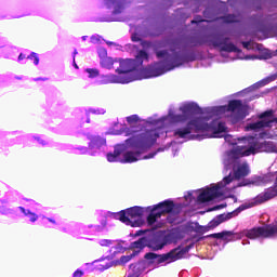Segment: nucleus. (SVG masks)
<instances>
[{
    "mask_svg": "<svg viewBox=\"0 0 277 277\" xmlns=\"http://www.w3.org/2000/svg\"><path fill=\"white\" fill-rule=\"evenodd\" d=\"M91 42H93V44H96V42H101V37L92 36Z\"/></svg>",
    "mask_w": 277,
    "mask_h": 277,
    "instance_id": "obj_44",
    "label": "nucleus"
},
{
    "mask_svg": "<svg viewBox=\"0 0 277 277\" xmlns=\"http://www.w3.org/2000/svg\"><path fill=\"white\" fill-rule=\"evenodd\" d=\"M227 111H232L235 114V111L241 113L243 111V102L241 100H230L227 105Z\"/></svg>",
    "mask_w": 277,
    "mask_h": 277,
    "instance_id": "obj_22",
    "label": "nucleus"
},
{
    "mask_svg": "<svg viewBox=\"0 0 277 277\" xmlns=\"http://www.w3.org/2000/svg\"><path fill=\"white\" fill-rule=\"evenodd\" d=\"M114 217L115 220H119L122 224H126V226L136 228L144 225V208L134 206L114 213Z\"/></svg>",
    "mask_w": 277,
    "mask_h": 277,
    "instance_id": "obj_2",
    "label": "nucleus"
},
{
    "mask_svg": "<svg viewBox=\"0 0 277 277\" xmlns=\"http://www.w3.org/2000/svg\"><path fill=\"white\" fill-rule=\"evenodd\" d=\"M137 67L135 65V61L133 58L121 60L119 62V68L116 69L119 77H131V72L135 70Z\"/></svg>",
    "mask_w": 277,
    "mask_h": 277,
    "instance_id": "obj_13",
    "label": "nucleus"
},
{
    "mask_svg": "<svg viewBox=\"0 0 277 277\" xmlns=\"http://www.w3.org/2000/svg\"><path fill=\"white\" fill-rule=\"evenodd\" d=\"M107 161L113 163L114 161H118V158H116V156L114 154L109 153V154H107Z\"/></svg>",
    "mask_w": 277,
    "mask_h": 277,
    "instance_id": "obj_41",
    "label": "nucleus"
},
{
    "mask_svg": "<svg viewBox=\"0 0 277 277\" xmlns=\"http://www.w3.org/2000/svg\"><path fill=\"white\" fill-rule=\"evenodd\" d=\"M195 137H197V140H200L201 136H200L199 134H197V135H190V136H189V140H194Z\"/></svg>",
    "mask_w": 277,
    "mask_h": 277,
    "instance_id": "obj_51",
    "label": "nucleus"
},
{
    "mask_svg": "<svg viewBox=\"0 0 277 277\" xmlns=\"http://www.w3.org/2000/svg\"><path fill=\"white\" fill-rule=\"evenodd\" d=\"M132 42H142V39L138 37H132Z\"/></svg>",
    "mask_w": 277,
    "mask_h": 277,
    "instance_id": "obj_50",
    "label": "nucleus"
},
{
    "mask_svg": "<svg viewBox=\"0 0 277 277\" xmlns=\"http://www.w3.org/2000/svg\"><path fill=\"white\" fill-rule=\"evenodd\" d=\"M233 235H235L234 232L223 230L221 233L202 236L198 238L197 241H202V239H227L226 237H233Z\"/></svg>",
    "mask_w": 277,
    "mask_h": 277,
    "instance_id": "obj_21",
    "label": "nucleus"
},
{
    "mask_svg": "<svg viewBox=\"0 0 277 277\" xmlns=\"http://www.w3.org/2000/svg\"><path fill=\"white\" fill-rule=\"evenodd\" d=\"M159 217H161V213H159L157 210H155V208H153L147 216L148 226H153V224H155V222H157Z\"/></svg>",
    "mask_w": 277,
    "mask_h": 277,
    "instance_id": "obj_27",
    "label": "nucleus"
},
{
    "mask_svg": "<svg viewBox=\"0 0 277 277\" xmlns=\"http://www.w3.org/2000/svg\"><path fill=\"white\" fill-rule=\"evenodd\" d=\"M145 248H147L146 246V237H142L138 240L131 242L130 245V250H133V255L137 256V254L144 250Z\"/></svg>",
    "mask_w": 277,
    "mask_h": 277,
    "instance_id": "obj_19",
    "label": "nucleus"
},
{
    "mask_svg": "<svg viewBox=\"0 0 277 277\" xmlns=\"http://www.w3.org/2000/svg\"><path fill=\"white\" fill-rule=\"evenodd\" d=\"M127 122L131 127V130H128L127 135H132L133 133H137V131H140V130H133L135 129V127H137V122H140V116L131 115L127 117Z\"/></svg>",
    "mask_w": 277,
    "mask_h": 277,
    "instance_id": "obj_23",
    "label": "nucleus"
},
{
    "mask_svg": "<svg viewBox=\"0 0 277 277\" xmlns=\"http://www.w3.org/2000/svg\"><path fill=\"white\" fill-rule=\"evenodd\" d=\"M189 249L190 247L186 246L183 249H181V247H176L170 252L163 254L148 252L144 255V259L149 261L150 265H153V263H157V265H161V263H174V261H181V259L185 256L186 252H189Z\"/></svg>",
    "mask_w": 277,
    "mask_h": 277,
    "instance_id": "obj_3",
    "label": "nucleus"
},
{
    "mask_svg": "<svg viewBox=\"0 0 277 277\" xmlns=\"http://www.w3.org/2000/svg\"><path fill=\"white\" fill-rule=\"evenodd\" d=\"M85 72H88L90 79H95V77H98L100 71L96 68H87Z\"/></svg>",
    "mask_w": 277,
    "mask_h": 277,
    "instance_id": "obj_30",
    "label": "nucleus"
},
{
    "mask_svg": "<svg viewBox=\"0 0 277 277\" xmlns=\"http://www.w3.org/2000/svg\"><path fill=\"white\" fill-rule=\"evenodd\" d=\"M102 144H105V140L98 138Z\"/></svg>",
    "mask_w": 277,
    "mask_h": 277,
    "instance_id": "obj_57",
    "label": "nucleus"
},
{
    "mask_svg": "<svg viewBox=\"0 0 277 277\" xmlns=\"http://www.w3.org/2000/svg\"><path fill=\"white\" fill-rule=\"evenodd\" d=\"M277 196L276 187H268L263 193L258 195L254 199V202L243 203L238 207V211H246V209H252V207H256V205H263V202H267Z\"/></svg>",
    "mask_w": 277,
    "mask_h": 277,
    "instance_id": "obj_8",
    "label": "nucleus"
},
{
    "mask_svg": "<svg viewBox=\"0 0 277 277\" xmlns=\"http://www.w3.org/2000/svg\"><path fill=\"white\" fill-rule=\"evenodd\" d=\"M146 246L154 252H157L158 250H163V248H166V240L161 239L159 236H155L149 240L146 238Z\"/></svg>",
    "mask_w": 277,
    "mask_h": 277,
    "instance_id": "obj_17",
    "label": "nucleus"
},
{
    "mask_svg": "<svg viewBox=\"0 0 277 277\" xmlns=\"http://www.w3.org/2000/svg\"><path fill=\"white\" fill-rule=\"evenodd\" d=\"M28 217L30 220V222H36L38 220V214L34 213V212H28Z\"/></svg>",
    "mask_w": 277,
    "mask_h": 277,
    "instance_id": "obj_42",
    "label": "nucleus"
},
{
    "mask_svg": "<svg viewBox=\"0 0 277 277\" xmlns=\"http://www.w3.org/2000/svg\"><path fill=\"white\" fill-rule=\"evenodd\" d=\"M144 269H146V265L144 263L131 264L128 277H140L144 274Z\"/></svg>",
    "mask_w": 277,
    "mask_h": 277,
    "instance_id": "obj_20",
    "label": "nucleus"
},
{
    "mask_svg": "<svg viewBox=\"0 0 277 277\" xmlns=\"http://www.w3.org/2000/svg\"><path fill=\"white\" fill-rule=\"evenodd\" d=\"M161 226H163V224L159 223L157 226L153 227V230H157V228H161Z\"/></svg>",
    "mask_w": 277,
    "mask_h": 277,
    "instance_id": "obj_52",
    "label": "nucleus"
},
{
    "mask_svg": "<svg viewBox=\"0 0 277 277\" xmlns=\"http://www.w3.org/2000/svg\"><path fill=\"white\" fill-rule=\"evenodd\" d=\"M174 201L167 199L162 202H159L154 206V211H157L161 215H166L168 213H172L174 211Z\"/></svg>",
    "mask_w": 277,
    "mask_h": 277,
    "instance_id": "obj_16",
    "label": "nucleus"
},
{
    "mask_svg": "<svg viewBox=\"0 0 277 277\" xmlns=\"http://www.w3.org/2000/svg\"><path fill=\"white\" fill-rule=\"evenodd\" d=\"M275 183H276V185H277V179H276Z\"/></svg>",
    "mask_w": 277,
    "mask_h": 277,
    "instance_id": "obj_64",
    "label": "nucleus"
},
{
    "mask_svg": "<svg viewBox=\"0 0 277 277\" xmlns=\"http://www.w3.org/2000/svg\"><path fill=\"white\" fill-rule=\"evenodd\" d=\"M157 137H159V134L155 133V131L146 130L145 132L138 134L133 142L138 148H146V146L155 144V142H157Z\"/></svg>",
    "mask_w": 277,
    "mask_h": 277,
    "instance_id": "obj_12",
    "label": "nucleus"
},
{
    "mask_svg": "<svg viewBox=\"0 0 277 277\" xmlns=\"http://www.w3.org/2000/svg\"><path fill=\"white\" fill-rule=\"evenodd\" d=\"M135 255L132 253V254H130V255H122L121 258H120V263L122 264V265H124V264H127V263H129V261H131V259H133Z\"/></svg>",
    "mask_w": 277,
    "mask_h": 277,
    "instance_id": "obj_35",
    "label": "nucleus"
},
{
    "mask_svg": "<svg viewBox=\"0 0 277 277\" xmlns=\"http://www.w3.org/2000/svg\"><path fill=\"white\" fill-rule=\"evenodd\" d=\"M83 276V271L81 269H77L75 273H74V277H81Z\"/></svg>",
    "mask_w": 277,
    "mask_h": 277,
    "instance_id": "obj_45",
    "label": "nucleus"
},
{
    "mask_svg": "<svg viewBox=\"0 0 277 277\" xmlns=\"http://www.w3.org/2000/svg\"><path fill=\"white\" fill-rule=\"evenodd\" d=\"M74 55H77V51L74 52Z\"/></svg>",
    "mask_w": 277,
    "mask_h": 277,
    "instance_id": "obj_62",
    "label": "nucleus"
},
{
    "mask_svg": "<svg viewBox=\"0 0 277 277\" xmlns=\"http://www.w3.org/2000/svg\"><path fill=\"white\" fill-rule=\"evenodd\" d=\"M180 111H182V115H174L170 114V120L171 122H190V120H194V116H200L202 115V108L196 103H187L180 107ZM198 118V117H196Z\"/></svg>",
    "mask_w": 277,
    "mask_h": 277,
    "instance_id": "obj_4",
    "label": "nucleus"
},
{
    "mask_svg": "<svg viewBox=\"0 0 277 277\" xmlns=\"http://www.w3.org/2000/svg\"><path fill=\"white\" fill-rule=\"evenodd\" d=\"M264 146L268 153H277V146L274 142H266Z\"/></svg>",
    "mask_w": 277,
    "mask_h": 277,
    "instance_id": "obj_29",
    "label": "nucleus"
},
{
    "mask_svg": "<svg viewBox=\"0 0 277 277\" xmlns=\"http://www.w3.org/2000/svg\"><path fill=\"white\" fill-rule=\"evenodd\" d=\"M194 60H196V57L192 56L189 58L185 55H181L179 52H174L169 60L171 64H167L168 70H174V68H179V66H183L185 62H194Z\"/></svg>",
    "mask_w": 277,
    "mask_h": 277,
    "instance_id": "obj_15",
    "label": "nucleus"
},
{
    "mask_svg": "<svg viewBox=\"0 0 277 277\" xmlns=\"http://www.w3.org/2000/svg\"><path fill=\"white\" fill-rule=\"evenodd\" d=\"M234 179H235V176H232L230 174L227 175V176H225V177L223 179L224 185H222V182L219 183V185H221V189H222L224 186H226V185H230V183H233V180H234Z\"/></svg>",
    "mask_w": 277,
    "mask_h": 277,
    "instance_id": "obj_31",
    "label": "nucleus"
},
{
    "mask_svg": "<svg viewBox=\"0 0 277 277\" xmlns=\"http://www.w3.org/2000/svg\"><path fill=\"white\" fill-rule=\"evenodd\" d=\"M245 236L247 239H269L272 237H277V225H265L258 226L251 229L245 230Z\"/></svg>",
    "mask_w": 277,
    "mask_h": 277,
    "instance_id": "obj_5",
    "label": "nucleus"
},
{
    "mask_svg": "<svg viewBox=\"0 0 277 277\" xmlns=\"http://www.w3.org/2000/svg\"><path fill=\"white\" fill-rule=\"evenodd\" d=\"M155 155H157V153L148 154L147 156H144L143 159H153V157H155Z\"/></svg>",
    "mask_w": 277,
    "mask_h": 277,
    "instance_id": "obj_48",
    "label": "nucleus"
},
{
    "mask_svg": "<svg viewBox=\"0 0 277 277\" xmlns=\"http://www.w3.org/2000/svg\"><path fill=\"white\" fill-rule=\"evenodd\" d=\"M259 143L253 142L247 149L243 150V147L238 146L235 150H232L228 154L227 161L228 163H238L241 157H250V155H256L259 153Z\"/></svg>",
    "mask_w": 277,
    "mask_h": 277,
    "instance_id": "obj_7",
    "label": "nucleus"
},
{
    "mask_svg": "<svg viewBox=\"0 0 277 277\" xmlns=\"http://www.w3.org/2000/svg\"><path fill=\"white\" fill-rule=\"evenodd\" d=\"M239 208H237L235 211L229 212L227 214H224L225 216V221L227 222V220H233V217H235V215H239V213H241V211L238 210Z\"/></svg>",
    "mask_w": 277,
    "mask_h": 277,
    "instance_id": "obj_33",
    "label": "nucleus"
},
{
    "mask_svg": "<svg viewBox=\"0 0 277 277\" xmlns=\"http://www.w3.org/2000/svg\"><path fill=\"white\" fill-rule=\"evenodd\" d=\"M105 226H107V221L106 220L103 222V227H105Z\"/></svg>",
    "mask_w": 277,
    "mask_h": 277,
    "instance_id": "obj_56",
    "label": "nucleus"
},
{
    "mask_svg": "<svg viewBox=\"0 0 277 277\" xmlns=\"http://www.w3.org/2000/svg\"><path fill=\"white\" fill-rule=\"evenodd\" d=\"M230 38H220V36H213L210 44L214 47V49H220V51H224L225 53H239V48L235 45L233 42H228Z\"/></svg>",
    "mask_w": 277,
    "mask_h": 277,
    "instance_id": "obj_11",
    "label": "nucleus"
},
{
    "mask_svg": "<svg viewBox=\"0 0 277 277\" xmlns=\"http://www.w3.org/2000/svg\"><path fill=\"white\" fill-rule=\"evenodd\" d=\"M192 23H193V24H194V23H198V19H193Z\"/></svg>",
    "mask_w": 277,
    "mask_h": 277,
    "instance_id": "obj_59",
    "label": "nucleus"
},
{
    "mask_svg": "<svg viewBox=\"0 0 277 277\" xmlns=\"http://www.w3.org/2000/svg\"><path fill=\"white\" fill-rule=\"evenodd\" d=\"M168 65L164 62H156L141 70V75H143L144 79H150L153 77H161V75H166L169 72Z\"/></svg>",
    "mask_w": 277,
    "mask_h": 277,
    "instance_id": "obj_9",
    "label": "nucleus"
},
{
    "mask_svg": "<svg viewBox=\"0 0 277 277\" xmlns=\"http://www.w3.org/2000/svg\"><path fill=\"white\" fill-rule=\"evenodd\" d=\"M248 44H249L248 42H243V47H245V48H247V47H248Z\"/></svg>",
    "mask_w": 277,
    "mask_h": 277,
    "instance_id": "obj_58",
    "label": "nucleus"
},
{
    "mask_svg": "<svg viewBox=\"0 0 277 277\" xmlns=\"http://www.w3.org/2000/svg\"><path fill=\"white\" fill-rule=\"evenodd\" d=\"M156 56L158 60H161V57H170V54L168 53V50L162 51H156Z\"/></svg>",
    "mask_w": 277,
    "mask_h": 277,
    "instance_id": "obj_36",
    "label": "nucleus"
},
{
    "mask_svg": "<svg viewBox=\"0 0 277 277\" xmlns=\"http://www.w3.org/2000/svg\"><path fill=\"white\" fill-rule=\"evenodd\" d=\"M248 174H250V167L246 162L238 166V168L234 170V179L236 181H240V179H246Z\"/></svg>",
    "mask_w": 277,
    "mask_h": 277,
    "instance_id": "obj_18",
    "label": "nucleus"
},
{
    "mask_svg": "<svg viewBox=\"0 0 277 277\" xmlns=\"http://www.w3.org/2000/svg\"><path fill=\"white\" fill-rule=\"evenodd\" d=\"M274 110H266L259 115L260 121L248 123L246 131H261V129H267L277 124V118L273 117Z\"/></svg>",
    "mask_w": 277,
    "mask_h": 277,
    "instance_id": "obj_6",
    "label": "nucleus"
},
{
    "mask_svg": "<svg viewBox=\"0 0 277 277\" xmlns=\"http://www.w3.org/2000/svg\"><path fill=\"white\" fill-rule=\"evenodd\" d=\"M141 47H143V49H150L153 47V42L141 40Z\"/></svg>",
    "mask_w": 277,
    "mask_h": 277,
    "instance_id": "obj_40",
    "label": "nucleus"
},
{
    "mask_svg": "<svg viewBox=\"0 0 277 277\" xmlns=\"http://www.w3.org/2000/svg\"><path fill=\"white\" fill-rule=\"evenodd\" d=\"M36 81H47V78H37Z\"/></svg>",
    "mask_w": 277,
    "mask_h": 277,
    "instance_id": "obj_54",
    "label": "nucleus"
},
{
    "mask_svg": "<svg viewBox=\"0 0 277 277\" xmlns=\"http://www.w3.org/2000/svg\"><path fill=\"white\" fill-rule=\"evenodd\" d=\"M48 220H49V222H51V224H56L55 220H53V219H48Z\"/></svg>",
    "mask_w": 277,
    "mask_h": 277,
    "instance_id": "obj_55",
    "label": "nucleus"
},
{
    "mask_svg": "<svg viewBox=\"0 0 277 277\" xmlns=\"http://www.w3.org/2000/svg\"><path fill=\"white\" fill-rule=\"evenodd\" d=\"M114 243V240H109V239H103L100 241V246H102L103 248H109V246H111Z\"/></svg>",
    "mask_w": 277,
    "mask_h": 277,
    "instance_id": "obj_38",
    "label": "nucleus"
},
{
    "mask_svg": "<svg viewBox=\"0 0 277 277\" xmlns=\"http://www.w3.org/2000/svg\"><path fill=\"white\" fill-rule=\"evenodd\" d=\"M220 224H221L220 221L215 217L209 222L208 228H211V229L217 228V226H220Z\"/></svg>",
    "mask_w": 277,
    "mask_h": 277,
    "instance_id": "obj_37",
    "label": "nucleus"
},
{
    "mask_svg": "<svg viewBox=\"0 0 277 277\" xmlns=\"http://www.w3.org/2000/svg\"><path fill=\"white\" fill-rule=\"evenodd\" d=\"M140 155H141L140 151H127L123 155V160H121V163H135Z\"/></svg>",
    "mask_w": 277,
    "mask_h": 277,
    "instance_id": "obj_25",
    "label": "nucleus"
},
{
    "mask_svg": "<svg viewBox=\"0 0 277 277\" xmlns=\"http://www.w3.org/2000/svg\"><path fill=\"white\" fill-rule=\"evenodd\" d=\"M82 40H85V37H82Z\"/></svg>",
    "mask_w": 277,
    "mask_h": 277,
    "instance_id": "obj_63",
    "label": "nucleus"
},
{
    "mask_svg": "<svg viewBox=\"0 0 277 277\" xmlns=\"http://www.w3.org/2000/svg\"><path fill=\"white\" fill-rule=\"evenodd\" d=\"M121 0H105L106 3L116 5L114 13L115 14H120L122 10H124V5H122Z\"/></svg>",
    "mask_w": 277,
    "mask_h": 277,
    "instance_id": "obj_28",
    "label": "nucleus"
},
{
    "mask_svg": "<svg viewBox=\"0 0 277 277\" xmlns=\"http://www.w3.org/2000/svg\"><path fill=\"white\" fill-rule=\"evenodd\" d=\"M209 117H197L192 119L186 123L184 128H177L174 130L173 135L174 137H180V140H185L187 135H192V133H212L203 134V137H224L222 133H226L228 128L226 127L225 122L220 121L216 127L209 124L210 118H213V110H209Z\"/></svg>",
    "mask_w": 277,
    "mask_h": 277,
    "instance_id": "obj_1",
    "label": "nucleus"
},
{
    "mask_svg": "<svg viewBox=\"0 0 277 277\" xmlns=\"http://www.w3.org/2000/svg\"><path fill=\"white\" fill-rule=\"evenodd\" d=\"M188 44L190 47H202V44H207V36L190 37L188 40Z\"/></svg>",
    "mask_w": 277,
    "mask_h": 277,
    "instance_id": "obj_26",
    "label": "nucleus"
},
{
    "mask_svg": "<svg viewBox=\"0 0 277 277\" xmlns=\"http://www.w3.org/2000/svg\"><path fill=\"white\" fill-rule=\"evenodd\" d=\"M222 189L221 184H216L212 187H207L201 190V193L197 197L198 205H205V202H211V200H215V198H220L222 194L220 193Z\"/></svg>",
    "mask_w": 277,
    "mask_h": 277,
    "instance_id": "obj_10",
    "label": "nucleus"
},
{
    "mask_svg": "<svg viewBox=\"0 0 277 277\" xmlns=\"http://www.w3.org/2000/svg\"><path fill=\"white\" fill-rule=\"evenodd\" d=\"M155 47H156V49H162L163 42L158 41V42H156Z\"/></svg>",
    "mask_w": 277,
    "mask_h": 277,
    "instance_id": "obj_49",
    "label": "nucleus"
},
{
    "mask_svg": "<svg viewBox=\"0 0 277 277\" xmlns=\"http://www.w3.org/2000/svg\"><path fill=\"white\" fill-rule=\"evenodd\" d=\"M19 211H22L24 213V215H27V216H29V213H31L29 210H27L23 207H19Z\"/></svg>",
    "mask_w": 277,
    "mask_h": 277,
    "instance_id": "obj_46",
    "label": "nucleus"
},
{
    "mask_svg": "<svg viewBox=\"0 0 277 277\" xmlns=\"http://www.w3.org/2000/svg\"><path fill=\"white\" fill-rule=\"evenodd\" d=\"M18 60H19V61H21V60H25V54L21 53V54L18 55Z\"/></svg>",
    "mask_w": 277,
    "mask_h": 277,
    "instance_id": "obj_53",
    "label": "nucleus"
},
{
    "mask_svg": "<svg viewBox=\"0 0 277 277\" xmlns=\"http://www.w3.org/2000/svg\"><path fill=\"white\" fill-rule=\"evenodd\" d=\"M97 53H98V57H101V60H105V57H107V49H105V48H100Z\"/></svg>",
    "mask_w": 277,
    "mask_h": 277,
    "instance_id": "obj_39",
    "label": "nucleus"
},
{
    "mask_svg": "<svg viewBox=\"0 0 277 277\" xmlns=\"http://www.w3.org/2000/svg\"><path fill=\"white\" fill-rule=\"evenodd\" d=\"M27 60H34L35 66H38V64H40V57H38V53L36 52H32L30 55H28Z\"/></svg>",
    "mask_w": 277,
    "mask_h": 277,
    "instance_id": "obj_32",
    "label": "nucleus"
},
{
    "mask_svg": "<svg viewBox=\"0 0 277 277\" xmlns=\"http://www.w3.org/2000/svg\"><path fill=\"white\" fill-rule=\"evenodd\" d=\"M75 68H79V66H77V64H75Z\"/></svg>",
    "mask_w": 277,
    "mask_h": 277,
    "instance_id": "obj_60",
    "label": "nucleus"
},
{
    "mask_svg": "<svg viewBox=\"0 0 277 277\" xmlns=\"http://www.w3.org/2000/svg\"><path fill=\"white\" fill-rule=\"evenodd\" d=\"M148 54L146 51L144 50H140L136 55H135V58H133V62H134V65L136 66V68L138 66H142V64H144V61L145 62H148Z\"/></svg>",
    "mask_w": 277,
    "mask_h": 277,
    "instance_id": "obj_24",
    "label": "nucleus"
},
{
    "mask_svg": "<svg viewBox=\"0 0 277 277\" xmlns=\"http://www.w3.org/2000/svg\"><path fill=\"white\" fill-rule=\"evenodd\" d=\"M131 81H133V78L130 76H116V75H106V76H102L98 83L100 85H107L109 83H131Z\"/></svg>",
    "mask_w": 277,
    "mask_h": 277,
    "instance_id": "obj_14",
    "label": "nucleus"
},
{
    "mask_svg": "<svg viewBox=\"0 0 277 277\" xmlns=\"http://www.w3.org/2000/svg\"><path fill=\"white\" fill-rule=\"evenodd\" d=\"M216 219H217L220 224H223V222H226V217L224 216V214L217 215Z\"/></svg>",
    "mask_w": 277,
    "mask_h": 277,
    "instance_id": "obj_43",
    "label": "nucleus"
},
{
    "mask_svg": "<svg viewBox=\"0 0 277 277\" xmlns=\"http://www.w3.org/2000/svg\"><path fill=\"white\" fill-rule=\"evenodd\" d=\"M111 154L115 156V158L118 159V157H120V155H121V151L118 149H115L114 153H111Z\"/></svg>",
    "mask_w": 277,
    "mask_h": 277,
    "instance_id": "obj_47",
    "label": "nucleus"
},
{
    "mask_svg": "<svg viewBox=\"0 0 277 277\" xmlns=\"http://www.w3.org/2000/svg\"><path fill=\"white\" fill-rule=\"evenodd\" d=\"M108 267H109V265H108V266H106V267H104V269H108Z\"/></svg>",
    "mask_w": 277,
    "mask_h": 277,
    "instance_id": "obj_61",
    "label": "nucleus"
},
{
    "mask_svg": "<svg viewBox=\"0 0 277 277\" xmlns=\"http://www.w3.org/2000/svg\"><path fill=\"white\" fill-rule=\"evenodd\" d=\"M224 23H237V16L228 14L223 17Z\"/></svg>",
    "mask_w": 277,
    "mask_h": 277,
    "instance_id": "obj_34",
    "label": "nucleus"
}]
</instances>
